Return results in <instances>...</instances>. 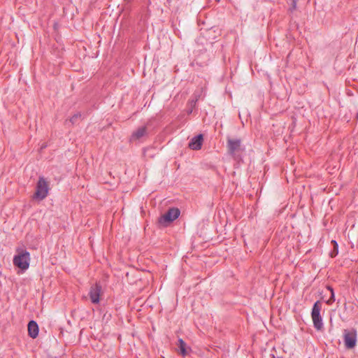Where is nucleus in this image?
Returning <instances> with one entry per match:
<instances>
[{
    "label": "nucleus",
    "instance_id": "nucleus-1",
    "mask_svg": "<svg viewBox=\"0 0 358 358\" xmlns=\"http://www.w3.org/2000/svg\"><path fill=\"white\" fill-rule=\"evenodd\" d=\"M30 255L26 250H17V255L14 256L13 264L22 271L27 270L29 266Z\"/></svg>",
    "mask_w": 358,
    "mask_h": 358
},
{
    "label": "nucleus",
    "instance_id": "nucleus-2",
    "mask_svg": "<svg viewBox=\"0 0 358 358\" xmlns=\"http://www.w3.org/2000/svg\"><path fill=\"white\" fill-rule=\"evenodd\" d=\"M48 182L43 177H39L34 198L38 200H43L48 196Z\"/></svg>",
    "mask_w": 358,
    "mask_h": 358
},
{
    "label": "nucleus",
    "instance_id": "nucleus-3",
    "mask_svg": "<svg viewBox=\"0 0 358 358\" xmlns=\"http://www.w3.org/2000/svg\"><path fill=\"white\" fill-rule=\"evenodd\" d=\"M322 304L320 301H316L312 308L311 317L313 322V326L317 330H320L323 327L322 318L320 315Z\"/></svg>",
    "mask_w": 358,
    "mask_h": 358
},
{
    "label": "nucleus",
    "instance_id": "nucleus-4",
    "mask_svg": "<svg viewBox=\"0 0 358 358\" xmlns=\"http://www.w3.org/2000/svg\"><path fill=\"white\" fill-rule=\"evenodd\" d=\"M180 214V211L177 208H171L163 215L159 217L158 222L162 226H167L168 224L176 220Z\"/></svg>",
    "mask_w": 358,
    "mask_h": 358
},
{
    "label": "nucleus",
    "instance_id": "nucleus-5",
    "mask_svg": "<svg viewBox=\"0 0 358 358\" xmlns=\"http://www.w3.org/2000/svg\"><path fill=\"white\" fill-rule=\"evenodd\" d=\"M343 340L346 348H354L357 343V331L354 329L350 330L344 329Z\"/></svg>",
    "mask_w": 358,
    "mask_h": 358
},
{
    "label": "nucleus",
    "instance_id": "nucleus-6",
    "mask_svg": "<svg viewBox=\"0 0 358 358\" xmlns=\"http://www.w3.org/2000/svg\"><path fill=\"white\" fill-rule=\"evenodd\" d=\"M227 147L228 152L234 157L237 152L243 150L241 140L240 138H232L228 136L227 138Z\"/></svg>",
    "mask_w": 358,
    "mask_h": 358
},
{
    "label": "nucleus",
    "instance_id": "nucleus-7",
    "mask_svg": "<svg viewBox=\"0 0 358 358\" xmlns=\"http://www.w3.org/2000/svg\"><path fill=\"white\" fill-rule=\"evenodd\" d=\"M101 292V286L96 283L92 286L89 292L90 298L93 303H98L99 302V296Z\"/></svg>",
    "mask_w": 358,
    "mask_h": 358
},
{
    "label": "nucleus",
    "instance_id": "nucleus-8",
    "mask_svg": "<svg viewBox=\"0 0 358 358\" xmlns=\"http://www.w3.org/2000/svg\"><path fill=\"white\" fill-rule=\"evenodd\" d=\"M203 141V135L199 134L190 140L189 148L193 150H199L201 148Z\"/></svg>",
    "mask_w": 358,
    "mask_h": 358
},
{
    "label": "nucleus",
    "instance_id": "nucleus-9",
    "mask_svg": "<svg viewBox=\"0 0 358 358\" xmlns=\"http://www.w3.org/2000/svg\"><path fill=\"white\" fill-rule=\"evenodd\" d=\"M28 333H29V336L32 338H35L38 336V326L37 324V323L34 321V320H31L29 322L28 324Z\"/></svg>",
    "mask_w": 358,
    "mask_h": 358
},
{
    "label": "nucleus",
    "instance_id": "nucleus-10",
    "mask_svg": "<svg viewBox=\"0 0 358 358\" xmlns=\"http://www.w3.org/2000/svg\"><path fill=\"white\" fill-rule=\"evenodd\" d=\"M147 134V128L145 126L138 128L131 135L132 140H138L145 136Z\"/></svg>",
    "mask_w": 358,
    "mask_h": 358
},
{
    "label": "nucleus",
    "instance_id": "nucleus-11",
    "mask_svg": "<svg viewBox=\"0 0 358 358\" xmlns=\"http://www.w3.org/2000/svg\"><path fill=\"white\" fill-rule=\"evenodd\" d=\"M178 342H179L178 348H179V350H180V353L182 356L187 355V350H186V343L182 341V339H179Z\"/></svg>",
    "mask_w": 358,
    "mask_h": 358
},
{
    "label": "nucleus",
    "instance_id": "nucleus-12",
    "mask_svg": "<svg viewBox=\"0 0 358 358\" xmlns=\"http://www.w3.org/2000/svg\"><path fill=\"white\" fill-rule=\"evenodd\" d=\"M331 244L334 246L333 250L330 252L329 255L331 257H335L338 253V245L335 240L331 241Z\"/></svg>",
    "mask_w": 358,
    "mask_h": 358
},
{
    "label": "nucleus",
    "instance_id": "nucleus-13",
    "mask_svg": "<svg viewBox=\"0 0 358 358\" xmlns=\"http://www.w3.org/2000/svg\"><path fill=\"white\" fill-rule=\"evenodd\" d=\"M82 115L80 113L74 114L70 119V122L73 124H76L78 119L81 117Z\"/></svg>",
    "mask_w": 358,
    "mask_h": 358
},
{
    "label": "nucleus",
    "instance_id": "nucleus-14",
    "mask_svg": "<svg viewBox=\"0 0 358 358\" xmlns=\"http://www.w3.org/2000/svg\"><path fill=\"white\" fill-rule=\"evenodd\" d=\"M335 301L334 292L331 294L330 298L326 301L328 305H331Z\"/></svg>",
    "mask_w": 358,
    "mask_h": 358
},
{
    "label": "nucleus",
    "instance_id": "nucleus-15",
    "mask_svg": "<svg viewBox=\"0 0 358 358\" xmlns=\"http://www.w3.org/2000/svg\"><path fill=\"white\" fill-rule=\"evenodd\" d=\"M296 7V0H292V10H294Z\"/></svg>",
    "mask_w": 358,
    "mask_h": 358
},
{
    "label": "nucleus",
    "instance_id": "nucleus-16",
    "mask_svg": "<svg viewBox=\"0 0 358 358\" xmlns=\"http://www.w3.org/2000/svg\"><path fill=\"white\" fill-rule=\"evenodd\" d=\"M327 289H329L331 292V294L332 293V292H334V289H333V288L331 287L327 286Z\"/></svg>",
    "mask_w": 358,
    "mask_h": 358
},
{
    "label": "nucleus",
    "instance_id": "nucleus-17",
    "mask_svg": "<svg viewBox=\"0 0 358 358\" xmlns=\"http://www.w3.org/2000/svg\"><path fill=\"white\" fill-rule=\"evenodd\" d=\"M45 147H46V145H41V149L45 148Z\"/></svg>",
    "mask_w": 358,
    "mask_h": 358
}]
</instances>
